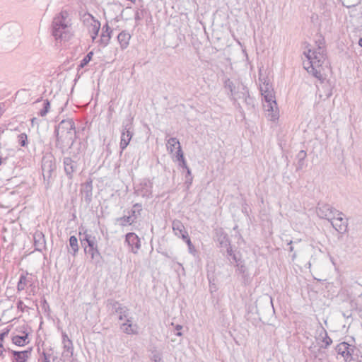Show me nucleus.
<instances>
[{
    "mask_svg": "<svg viewBox=\"0 0 362 362\" xmlns=\"http://www.w3.org/2000/svg\"><path fill=\"white\" fill-rule=\"evenodd\" d=\"M304 54L307 58V61L303 62L305 69L322 82L325 78L321 73V69L327 59L324 39L315 41V47L308 49L304 52Z\"/></svg>",
    "mask_w": 362,
    "mask_h": 362,
    "instance_id": "1",
    "label": "nucleus"
},
{
    "mask_svg": "<svg viewBox=\"0 0 362 362\" xmlns=\"http://www.w3.org/2000/svg\"><path fill=\"white\" fill-rule=\"evenodd\" d=\"M54 134L55 136V147L62 153H65L74 144L76 136L75 123L71 119H63L55 127Z\"/></svg>",
    "mask_w": 362,
    "mask_h": 362,
    "instance_id": "2",
    "label": "nucleus"
},
{
    "mask_svg": "<svg viewBox=\"0 0 362 362\" xmlns=\"http://www.w3.org/2000/svg\"><path fill=\"white\" fill-rule=\"evenodd\" d=\"M223 86L228 90L227 95L229 98L233 101L234 105L242 114H243V110L240 104L238 103V100L243 99L248 109L254 107V98L250 95L248 88L243 83L238 81L236 88L239 90L238 92H235V83L229 78L223 79Z\"/></svg>",
    "mask_w": 362,
    "mask_h": 362,
    "instance_id": "3",
    "label": "nucleus"
},
{
    "mask_svg": "<svg viewBox=\"0 0 362 362\" xmlns=\"http://www.w3.org/2000/svg\"><path fill=\"white\" fill-rule=\"evenodd\" d=\"M52 35L57 42H65L69 40L73 35V29L69 13L62 11L56 15L52 23Z\"/></svg>",
    "mask_w": 362,
    "mask_h": 362,
    "instance_id": "4",
    "label": "nucleus"
},
{
    "mask_svg": "<svg viewBox=\"0 0 362 362\" xmlns=\"http://www.w3.org/2000/svg\"><path fill=\"white\" fill-rule=\"evenodd\" d=\"M79 235H81L80 240L82 247L84 248L85 253L89 255L93 261L98 262L101 255L98 247L96 238L88 233L87 230H85L83 233L80 232Z\"/></svg>",
    "mask_w": 362,
    "mask_h": 362,
    "instance_id": "5",
    "label": "nucleus"
},
{
    "mask_svg": "<svg viewBox=\"0 0 362 362\" xmlns=\"http://www.w3.org/2000/svg\"><path fill=\"white\" fill-rule=\"evenodd\" d=\"M21 35V27L14 22L6 23L0 28V39L6 42H16Z\"/></svg>",
    "mask_w": 362,
    "mask_h": 362,
    "instance_id": "6",
    "label": "nucleus"
},
{
    "mask_svg": "<svg viewBox=\"0 0 362 362\" xmlns=\"http://www.w3.org/2000/svg\"><path fill=\"white\" fill-rule=\"evenodd\" d=\"M153 182L149 178L141 179L134 185V194L145 199H150L153 197Z\"/></svg>",
    "mask_w": 362,
    "mask_h": 362,
    "instance_id": "7",
    "label": "nucleus"
},
{
    "mask_svg": "<svg viewBox=\"0 0 362 362\" xmlns=\"http://www.w3.org/2000/svg\"><path fill=\"white\" fill-rule=\"evenodd\" d=\"M106 307L110 315L117 314L119 315V320L127 318L129 314V310L127 306L123 305L114 299H108L106 303Z\"/></svg>",
    "mask_w": 362,
    "mask_h": 362,
    "instance_id": "8",
    "label": "nucleus"
},
{
    "mask_svg": "<svg viewBox=\"0 0 362 362\" xmlns=\"http://www.w3.org/2000/svg\"><path fill=\"white\" fill-rule=\"evenodd\" d=\"M63 165L64 173L67 177L69 180L73 179L74 175L78 171L79 168L76 156L64 157L63 158Z\"/></svg>",
    "mask_w": 362,
    "mask_h": 362,
    "instance_id": "9",
    "label": "nucleus"
},
{
    "mask_svg": "<svg viewBox=\"0 0 362 362\" xmlns=\"http://www.w3.org/2000/svg\"><path fill=\"white\" fill-rule=\"evenodd\" d=\"M337 211L338 210L328 204H318L316 208V213L318 217L328 221L334 218V216L337 214Z\"/></svg>",
    "mask_w": 362,
    "mask_h": 362,
    "instance_id": "10",
    "label": "nucleus"
},
{
    "mask_svg": "<svg viewBox=\"0 0 362 362\" xmlns=\"http://www.w3.org/2000/svg\"><path fill=\"white\" fill-rule=\"evenodd\" d=\"M344 216V215L342 212L337 211L334 218L329 221L332 227L340 233H344L347 230L348 222Z\"/></svg>",
    "mask_w": 362,
    "mask_h": 362,
    "instance_id": "11",
    "label": "nucleus"
},
{
    "mask_svg": "<svg viewBox=\"0 0 362 362\" xmlns=\"http://www.w3.org/2000/svg\"><path fill=\"white\" fill-rule=\"evenodd\" d=\"M133 132L132 131V124L123 123L122 129L121 132V139L119 143L121 151H123L127 147L133 136Z\"/></svg>",
    "mask_w": 362,
    "mask_h": 362,
    "instance_id": "12",
    "label": "nucleus"
},
{
    "mask_svg": "<svg viewBox=\"0 0 362 362\" xmlns=\"http://www.w3.org/2000/svg\"><path fill=\"white\" fill-rule=\"evenodd\" d=\"M83 18L84 22L90 24L89 32L91 34L93 41H94L98 35L100 28V23L89 13H85Z\"/></svg>",
    "mask_w": 362,
    "mask_h": 362,
    "instance_id": "13",
    "label": "nucleus"
},
{
    "mask_svg": "<svg viewBox=\"0 0 362 362\" xmlns=\"http://www.w3.org/2000/svg\"><path fill=\"white\" fill-rule=\"evenodd\" d=\"M63 351L62 356L70 359L74 354V345L72 341L69 339L65 332H62Z\"/></svg>",
    "mask_w": 362,
    "mask_h": 362,
    "instance_id": "14",
    "label": "nucleus"
},
{
    "mask_svg": "<svg viewBox=\"0 0 362 362\" xmlns=\"http://www.w3.org/2000/svg\"><path fill=\"white\" fill-rule=\"evenodd\" d=\"M125 242L130 248L131 252L136 254L141 247V241L139 238L134 233H128L125 236Z\"/></svg>",
    "mask_w": 362,
    "mask_h": 362,
    "instance_id": "15",
    "label": "nucleus"
},
{
    "mask_svg": "<svg viewBox=\"0 0 362 362\" xmlns=\"http://www.w3.org/2000/svg\"><path fill=\"white\" fill-rule=\"evenodd\" d=\"M81 193L82 199L85 201L87 204H89L92 202L93 198V182L92 180L89 179L86 182L81 185Z\"/></svg>",
    "mask_w": 362,
    "mask_h": 362,
    "instance_id": "16",
    "label": "nucleus"
},
{
    "mask_svg": "<svg viewBox=\"0 0 362 362\" xmlns=\"http://www.w3.org/2000/svg\"><path fill=\"white\" fill-rule=\"evenodd\" d=\"M317 337L316 339L317 341H321L322 344L320 348L327 349L332 343V339L328 336L326 329L320 324L319 327L317 329Z\"/></svg>",
    "mask_w": 362,
    "mask_h": 362,
    "instance_id": "17",
    "label": "nucleus"
},
{
    "mask_svg": "<svg viewBox=\"0 0 362 362\" xmlns=\"http://www.w3.org/2000/svg\"><path fill=\"white\" fill-rule=\"evenodd\" d=\"M33 240L35 250L42 252L46 247V240L45 235L40 230H36L33 234Z\"/></svg>",
    "mask_w": 362,
    "mask_h": 362,
    "instance_id": "18",
    "label": "nucleus"
},
{
    "mask_svg": "<svg viewBox=\"0 0 362 362\" xmlns=\"http://www.w3.org/2000/svg\"><path fill=\"white\" fill-rule=\"evenodd\" d=\"M216 240L219 243L221 247L227 246L230 243L228 234L222 228H216L214 229Z\"/></svg>",
    "mask_w": 362,
    "mask_h": 362,
    "instance_id": "19",
    "label": "nucleus"
},
{
    "mask_svg": "<svg viewBox=\"0 0 362 362\" xmlns=\"http://www.w3.org/2000/svg\"><path fill=\"white\" fill-rule=\"evenodd\" d=\"M264 108L267 112V117L271 121H276L279 118V110L277 103L273 106L272 103H264Z\"/></svg>",
    "mask_w": 362,
    "mask_h": 362,
    "instance_id": "20",
    "label": "nucleus"
},
{
    "mask_svg": "<svg viewBox=\"0 0 362 362\" xmlns=\"http://www.w3.org/2000/svg\"><path fill=\"white\" fill-rule=\"evenodd\" d=\"M32 349H28L22 351H11V353L13 354V358L12 359L13 362H27V360L31 356Z\"/></svg>",
    "mask_w": 362,
    "mask_h": 362,
    "instance_id": "21",
    "label": "nucleus"
},
{
    "mask_svg": "<svg viewBox=\"0 0 362 362\" xmlns=\"http://www.w3.org/2000/svg\"><path fill=\"white\" fill-rule=\"evenodd\" d=\"M112 32V30L108 23H105L102 28V33L100 40V45L103 47H106L109 44Z\"/></svg>",
    "mask_w": 362,
    "mask_h": 362,
    "instance_id": "22",
    "label": "nucleus"
},
{
    "mask_svg": "<svg viewBox=\"0 0 362 362\" xmlns=\"http://www.w3.org/2000/svg\"><path fill=\"white\" fill-rule=\"evenodd\" d=\"M130 39L131 35L127 31L123 30L119 33L117 40L122 49H124L129 46Z\"/></svg>",
    "mask_w": 362,
    "mask_h": 362,
    "instance_id": "23",
    "label": "nucleus"
},
{
    "mask_svg": "<svg viewBox=\"0 0 362 362\" xmlns=\"http://www.w3.org/2000/svg\"><path fill=\"white\" fill-rule=\"evenodd\" d=\"M351 349L349 352H346L344 358L346 362H358V351L357 348L354 345H350Z\"/></svg>",
    "mask_w": 362,
    "mask_h": 362,
    "instance_id": "24",
    "label": "nucleus"
},
{
    "mask_svg": "<svg viewBox=\"0 0 362 362\" xmlns=\"http://www.w3.org/2000/svg\"><path fill=\"white\" fill-rule=\"evenodd\" d=\"M142 211V205L140 203H136L133 205L132 209L129 212V216L135 223L137 218L141 215V211Z\"/></svg>",
    "mask_w": 362,
    "mask_h": 362,
    "instance_id": "25",
    "label": "nucleus"
},
{
    "mask_svg": "<svg viewBox=\"0 0 362 362\" xmlns=\"http://www.w3.org/2000/svg\"><path fill=\"white\" fill-rule=\"evenodd\" d=\"M120 328L127 334H138V326L136 324H122Z\"/></svg>",
    "mask_w": 362,
    "mask_h": 362,
    "instance_id": "26",
    "label": "nucleus"
},
{
    "mask_svg": "<svg viewBox=\"0 0 362 362\" xmlns=\"http://www.w3.org/2000/svg\"><path fill=\"white\" fill-rule=\"evenodd\" d=\"M172 228L175 235L177 237H180V235L186 230L184 225L179 220H174L173 221Z\"/></svg>",
    "mask_w": 362,
    "mask_h": 362,
    "instance_id": "27",
    "label": "nucleus"
},
{
    "mask_svg": "<svg viewBox=\"0 0 362 362\" xmlns=\"http://www.w3.org/2000/svg\"><path fill=\"white\" fill-rule=\"evenodd\" d=\"M28 338V334L25 333L23 336H18V335L14 336L12 338V341L14 344L19 346H22L27 344L29 342Z\"/></svg>",
    "mask_w": 362,
    "mask_h": 362,
    "instance_id": "28",
    "label": "nucleus"
},
{
    "mask_svg": "<svg viewBox=\"0 0 362 362\" xmlns=\"http://www.w3.org/2000/svg\"><path fill=\"white\" fill-rule=\"evenodd\" d=\"M349 344L346 342H341L336 346V351L339 355L345 356L346 352H349V349H351Z\"/></svg>",
    "mask_w": 362,
    "mask_h": 362,
    "instance_id": "29",
    "label": "nucleus"
},
{
    "mask_svg": "<svg viewBox=\"0 0 362 362\" xmlns=\"http://www.w3.org/2000/svg\"><path fill=\"white\" fill-rule=\"evenodd\" d=\"M175 146H177V147H179V146H180V141L177 138L171 137L167 141L166 146L170 153H173L175 148Z\"/></svg>",
    "mask_w": 362,
    "mask_h": 362,
    "instance_id": "30",
    "label": "nucleus"
},
{
    "mask_svg": "<svg viewBox=\"0 0 362 362\" xmlns=\"http://www.w3.org/2000/svg\"><path fill=\"white\" fill-rule=\"evenodd\" d=\"M30 281L28 279L26 275L21 274L20 276L19 281L17 284V290L18 291H22L27 286L28 284L30 283Z\"/></svg>",
    "mask_w": 362,
    "mask_h": 362,
    "instance_id": "31",
    "label": "nucleus"
},
{
    "mask_svg": "<svg viewBox=\"0 0 362 362\" xmlns=\"http://www.w3.org/2000/svg\"><path fill=\"white\" fill-rule=\"evenodd\" d=\"M69 245L72 250V255L74 256L76 255V254L78 251V239L76 236L71 235L69 238Z\"/></svg>",
    "mask_w": 362,
    "mask_h": 362,
    "instance_id": "32",
    "label": "nucleus"
},
{
    "mask_svg": "<svg viewBox=\"0 0 362 362\" xmlns=\"http://www.w3.org/2000/svg\"><path fill=\"white\" fill-rule=\"evenodd\" d=\"M117 222L122 226H127L133 224L134 222L129 216H124L117 218Z\"/></svg>",
    "mask_w": 362,
    "mask_h": 362,
    "instance_id": "33",
    "label": "nucleus"
},
{
    "mask_svg": "<svg viewBox=\"0 0 362 362\" xmlns=\"http://www.w3.org/2000/svg\"><path fill=\"white\" fill-rule=\"evenodd\" d=\"M145 13V9L142 6L135 11L134 20L136 25L139 24L140 21L144 18Z\"/></svg>",
    "mask_w": 362,
    "mask_h": 362,
    "instance_id": "34",
    "label": "nucleus"
},
{
    "mask_svg": "<svg viewBox=\"0 0 362 362\" xmlns=\"http://www.w3.org/2000/svg\"><path fill=\"white\" fill-rule=\"evenodd\" d=\"M50 103L48 100L43 101V107L40 110L38 115L41 117H45L49 111Z\"/></svg>",
    "mask_w": 362,
    "mask_h": 362,
    "instance_id": "35",
    "label": "nucleus"
},
{
    "mask_svg": "<svg viewBox=\"0 0 362 362\" xmlns=\"http://www.w3.org/2000/svg\"><path fill=\"white\" fill-rule=\"evenodd\" d=\"M262 96L264 98V103H272L273 106L276 105V100L274 95L273 92L267 93H262Z\"/></svg>",
    "mask_w": 362,
    "mask_h": 362,
    "instance_id": "36",
    "label": "nucleus"
},
{
    "mask_svg": "<svg viewBox=\"0 0 362 362\" xmlns=\"http://www.w3.org/2000/svg\"><path fill=\"white\" fill-rule=\"evenodd\" d=\"M93 56V52H89L84 57L83 59L80 62V64L78 65V69H82L85 66H86L89 62L92 59V57Z\"/></svg>",
    "mask_w": 362,
    "mask_h": 362,
    "instance_id": "37",
    "label": "nucleus"
},
{
    "mask_svg": "<svg viewBox=\"0 0 362 362\" xmlns=\"http://www.w3.org/2000/svg\"><path fill=\"white\" fill-rule=\"evenodd\" d=\"M18 143L22 147H26L28 146V136L25 133H21L18 136Z\"/></svg>",
    "mask_w": 362,
    "mask_h": 362,
    "instance_id": "38",
    "label": "nucleus"
},
{
    "mask_svg": "<svg viewBox=\"0 0 362 362\" xmlns=\"http://www.w3.org/2000/svg\"><path fill=\"white\" fill-rule=\"evenodd\" d=\"M54 165L52 163V160H48L46 159L42 160V170H54Z\"/></svg>",
    "mask_w": 362,
    "mask_h": 362,
    "instance_id": "39",
    "label": "nucleus"
},
{
    "mask_svg": "<svg viewBox=\"0 0 362 362\" xmlns=\"http://www.w3.org/2000/svg\"><path fill=\"white\" fill-rule=\"evenodd\" d=\"M260 90L262 93L273 92L272 90L271 89V85L269 84V82H264L263 85L260 86Z\"/></svg>",
    "mask_w": 362,
    "mask_h": 362,
    "instance_id": "40",
    "label": "nucleus"
},
{
    "mask_svg": "<svg viewBox=\"0 0 362 362\" xmlns=\"http://www.w3.org/2000/svg\"><path fill=\"white\" fill-rule=\"evenodd\" d=\"M53 170H42V176L45 180L47 181V185L49 184V180L52 177V173Z\"/></svg>",
    "mask_w": 362,
    "mask_h": 362,
    "instance_id": "41",
    "label": "nucleus"
},
{
    "mask_svg": "<svg viewBox=\"0 0 362 362\" xmlns=\"http://www.w3.org/2000/svg\"><path fill=\"white\" fill-rule=\"evenodd\" d=\"M306 156H307V153L303 150H301L298 152L297 157L299 160V161H298L299 165H301V163H303V161L305 158Z\"/></svg>",
    "mask_w": 362,
    "mask_h": 362,
    "instance_id": "42",
    "label": "nucleus"
},
{
    "mask_svg": "<svg viewBox=\"0 0 362 362\" xmlns=\"http://www.w3.org/2000/svg\"><path fill=\"white\" fill-rule=\"evenodd\" d=\"M187 245L188 246L189 252L192 255H195L197 250H196L194 246L193 245L190 239H187Z\"/></svg>",
    "mask_w": 362,
    "mask_h": 362,
    "instance_id": "43",
    "label": "nucleus"
},
{
    "mask_svg": "<svg viewBox=\"0 0 362 362\" xmlns=\"http://www.w3.org/2000/svg\"><path fill=\"white\" fill-rule=\"evenodd\" d=\"M176 158L177 160L180 162L181 161V160L185 159L184 154L180 146H179V147H177Z\"/></svg>",
    "mask_w": 362,
    "mask_h": 362,
    "instance_id": "44",
    "label": "nucleus"
},
{
    "mask_svg": "<svg viewBox=\"0 0 362 362\" xmlns=\"http://www.w3.org/2000/svg\"><path fill=\"white\" fill-rule=\"evenodd\" d=\"M17 308L21 312H24L25 309L28 308V306L25 305L21 300L17 302Z\"/></svg>",
    "mask_w": 362,
    "mask_h": 362,
    "instance_id": "45",
    "label": "nucleus"
},
{
    "mask_svg": "<svg viewBox=\"0 0 362 362\" xmlns=\"http://www.w3.org/2000/svg\"><path fill=\"white\" fill-rule=\"evenodd\" d=\"M41 304L42 308L45 310V312L49 310V305L45 298L42 300Z\"/></svg>",
    "mask_w": 362,
    "mask_h": 362,
    "instance_id": "46",
    "label": "nucleus"
},
{
    "mask_svg": "<svg viewBox=\"0 0 362 362\" xmlns=\"http://www.w3.org/2000/svg\"><path fill=\"white\" fill-rule=\"evenodd\" d=\"M186 170H187V175L185 177H186L187 182H189V184L190 185L192 181V176L191 170L189 168H187Z\"/></svg>",
    "mask_w": 362,
    "mask_h": 362,
    "instance_id": "47",
    "label": "nucleus"
},
{
    "mask_svg": "<svg viewBox=\"0 0 362 362\" xmlns=\"http://www.w3.org/2000/svg\"><path fill=\"white\" fill-rule=\"evenodd\" d=\"M7 350L4 347L3 344L0 342V356L4 358L6 356Z\"/></svg>",
    "mask_w": 362,
    "mask_h": 362,
    "instance_id": "48",
    "label": "nucleus"
},
{
    "mask_svg": "<svg viewBox=\"0 0 362 362\" xmlns=\"http://www.w3.org/2000/svg\"><path fill=\"white\" fill-rule=\"evenodd\" d=\"M300 241V240H298V241H295V242H293L292 240L288 241L287 245H289L288 250H289L290 252H293L294 251V247L292 245V244L293 243L296 244V243H298Z\"/></svg>",
    "mask_w": 362,
    "mask_h": 362,
    "instance_id": "49",
    "label": "nucleus"
},
{
    "mask_svg": "<svg viewBox=\"0 0 362 362\" xmlns=\"http://www.w3.org/2000/svg\"><path fill=\"white\" fill-rule=\"evenodd\" d=\"M179 238H181L183 240H185L186 243H187V239H190L187 230L183 231V233L180 235Z\"/></svg>",
    "mask_w": 362,
    "mask_h": 362,
    "instance_id": "50",
    "label": "nucleus"
},
{
    "mask_svg": "<svg viewBox=\"0 0 362 362\" xmlns=\"http://www.w3.org/2000/svg\"><path fill=\"white\" fill-rule=\"evenodd\" d=\"M237 266H238V272H239L240 274H244L246 272L247 269H246V267H245V265H243V264L239 265V264H238V265H237Z\"/></svg>",
    "mask_w": 362,
    "mask_h": 362,
    "instance_id": "51",
    "label": "nucleus"
},
{
    "mask_svg": "<svg viewBox=\"0 0 362 362\" xmlns=\"http://www.w3.org/2000/svg\"><path fill=\"white\" fill-rule=\"evenodd\" d=\"M223 247L226 248V252H227V255L228 256H231V255L233 253V249H232V247L230 245V243H229L228 245L227 246H223Z\"/></svg>",
    "mask_w": 362,
    "mask_h": 362,
    "instance_id": "52",
    "label": "nucleus"
},
{
    "mask_svg": "<svg viewBox=\"0 0 362 362\" xmlns=\"http://www.w3.org/2000/svg\"><path fill=\"white\" fill-rule=\"evenodd\" d=\"M7 160V157H3L1 155H0V167L1 166V168H3L4 165L6 164Z\"/></svg>",
    "mask_w": 362,
    "mask_h": 362,
    "instance_id": "53",
    "label": "nucleus"
},
{
    "mask_svg": "<svg viewBox=\"0 0 362 362\" xmlns=\"http://www.w3.org/2000/svg\"><path fill=\"white\" fill-rule=\"evenodd\" d=\"M8 334V329H6V331L3 332L0 334V342L3 344V340L6 336H7Z\"/></svg>",
    "mask_w": 362,
    "mask_h": 362,
    "instance_id": "54",
    "label": "nucleus"
},
{
    "mask_svg": "<svg viewBox=\"0 0 362 362\" xmlns=\"http://www.w3.org/2000/svg\"><path fill=\"white\" fill-rule=\"evenodd\" d=\"M182 327L180 325H177L176 327H175V329L177 331L176 333H175V335L177 336H182V332H180V330L182 329Z\"/></svg>",
    "mask_w": 362,
    "mask_h": 362,
    "instance_id": "55",
    "label": "nucleus"
},
{
    "mask_svg": "<svg viewBox=\"0 0 362 362\" xmlns=\"http://www.w3.org/2000/svg\"><path fill=\"white\" fill-rule=\"evenodd\" d=\"M5 112V104L4 103H0V117Z\"/></svg>",
    "mask_w": 362,
    "mask_h": 362,
    "instance_id": "56",
    "label": "nucleus"
},
{
    "mask_svg": "<svg viewBox=\"0 0 362 362\" xmlns=\"http://www.w3.org/2000/svg\"><path fill=\"white\" fill-rule=\"evenodd\" d=\"M180 165L183 168H188L185 159L181 160Z\"/></svg>",
    "mask_w": 362,
    "mask_h": 362,
    "instance_id": "57",
    "label": "nucleus"
},
{
    "mask_svg": "<svg viewBox=\"0 0 362 362\" xmlns=\"http://www.w3.org/2000/svg\"><path fill=\"white\" fill-rule=\"evenodd\" d=\"M153 361H154V362H163L162 361L161 357L160 356H158V355H154L153 356Z\"/></svg>",
    "mask_w": 362,
    "mask_h": 362,
    "instance_id": "58",
    "label": "nucleus"
},
{
    "mask_svg": "<svg viewBox=\"0 0 362 362\" xmlns=\"http://www.w3.org/2000/svg\"><path fill=\"white\" fill-rule=\"evenodd\" d=\"M126 322H124L123 324H130V323H132V317H131L129 315H128L127 318H124V320Z\"/></svg>",
    "mask_w": 362,
    "mask_h": 362,
    "instance_id": "59",
    "label": "nucleus"
},
{
    "mask_svg": "<svg viewBox=\"0 0 362 362\" xmlns=\"http://www.w3.org/2000/svg\"><path fill=\"white\" fill-rule=\"evenodd\" d=\"M297 257V255H296V252H293V254L291 255V260L293 262Z\"/></svg>",
    "mask_w": 362,
    "mask_h": 362,
    "instance_id": "60",
    "label": "nucleus"
},
{
    "mask_svg": "<svg viewBox=\"0 0 362 362\" xmlns=\"http://www.w3.org/2000/svg\"><path fill=\"white\" fill-rule=\"evenodd\" d=\"M43 355H44V361H43V362H49V359L46 356L45 353H43Z\"/></svg>",
    "mask_w": 362,
    "mask_h": 362,
    "instance_id": "61",
    "label": "nucleus"
},
{
    "mask_svg": "<svg viewBox=\"0 0 362 362\" xmlns=\"http://www.w3.org/2000/svg\"><path fill=\"white\" fill-rule=\"evenodd\" d=\"M232 259L235 262H238L239 261V259L237 257V255H233V257H232Z\"/></svg>",
    "mask_w": 362,
    "mask_h": 362,
    "instance_id": "62",
    "label": "nucleus"
},
{
    "mask_svg": "<svg viewBox=\"0 0 362 362\" xmlns=\"http://www.w3.org/2000/svg\"><path fill=\"white\" fill-rule=\"evenodd\" d=\"M235 83V92H238L239 90L236 88V86H238V81L236 82H234Z\"/></svg>",
    "mask_w": 362,
    "mask_h": 362,
    "instance_id": "63",
    "label": "nucleus"
},
{
    "mask_svg": "<svg viewBox=\"0 0 362 362\" xmlns=\"http://www.w3.org/2000/svg\"><path fill=\"white\" fill-rule=\"evenodd\" d=\"M358 44H359V45L362 47V37H361V38H360L359 42H358Z\"/></svg>",
    "mask_w": 362,
    "mask_h": 362,
    "instance_id": "64",
    "label": "nucleus"
}]
</instances>
